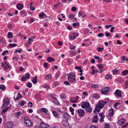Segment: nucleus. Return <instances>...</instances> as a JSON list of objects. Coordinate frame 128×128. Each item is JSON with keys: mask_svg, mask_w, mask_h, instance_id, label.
<instances>
[{"mask_svg": "<svg viewBox=\"0 0 128 128\" xmlns=\"http://www.w3.org/2000/svg\"><path fill=\"white\" fill-rule=\"evenodd\" d=\"M17 46V45L16 44H10L9 45V46L10 47H12V48H13Z\"/></svg>", "mask_w": 128, "mask_h": 128, "instance_id": "38", "label": "nucleus"}, {"mask_svg": "<svg viewBox=\"0 0 128 128\" xmlns=\"http://www.w3.org/2000/svg\"><path fill=\"white\" fill-rule=\"evenodd\" d=\"M78 96H76V99L75 100H73L72 99H70V101L72 103H75L77 102L78 101Z\"/></svg>", "mask_w": 128, "mask_h": 128, "instance_id": "13", "label": "nucleus"}, {"mask_svg": "<svg viewBox=\"0 0 128 128\" xmlns=\"http://www.w3.org/2000/svg\"><path fill=\"white\" fill-rule=\"evenodd\" d=\"M32 84L30 82H28V83L27 86L28 88H30L32 87Z\"/></svg>", "mask_w": 128, "mask_h": 128, "instance_id": "44", "label": "nucleus"}, {"mask_svg": "<svg viewBox=\"0 0 128 128\" xmlns=\"http://www.w3.org/2000/svg\"><path fill=\"white\" fill-rule=\"evenodd\" d=\"M12 34L11 32H10L8 33V38H12Z\"/></svg>", "mask_w": 128, "mask_h": 128, "instance_id": "29", "label": "nucleus"}, {"mask_svg": "<svg viewBox=\"0 0 128 128\" xmlns=\"http://www.w3.org/2000/svg\"><path fill=\"white\" fill-rule=\"evenodd\" d=\"M12 27V25L11 24H8V27L9 28L11 29Z\"/></svg>", "mask_w": 128, "mask_h": 128, "instance_id": "53", "label": "nucleus"}, {"mask_svg": "<svg viewBox=\"0 0 128 128\" xmlns=\"http://www.w3.org/2000/svg\"><path fill=\"white\" fill-rule=\"evenodd\" d=\"M79 25L80 24L78 22L76 23H74L72 24V25L74 28H75L76 26H79Z\"/></svg>", "mask_w": 128, "mask_h": 128, "instance_id": "37", "label": "nucleus"}, {"mask_svg": "<svg viewBox=\"0 0 128 128\" xmlns=\"http://www.w3.org/2000/svg\"><path fill=\"white\" fill-rule=\"evenodd\" d=\"M98 116H96L92 120V121L93 122L96 123L98 122Z\"/></svg>", "mask_w": 128, "mask_h": 128, "instance_id": "17", "label": "nucleus"}, {"mask_svg": "<svg viewBox=\"0 0 128 128\" xmlns=\"http://www.w3.org/2000/svg\"><path fill=\"white\" fill-rule=\"evenodd\" d=\"M51 78V75L50 74H48L46 76V79L47 80H50Z\"/></svg>", "mask_w": 128, "mask_h": 128, "instance_id": "23", "label": "nucleus"}, {"mask_svg": "<svg viewBox=\"0 0 128 128\" xmlns=\"http://www.w3.org/2000/svg\"><path fill=\"white\" fill-rule=\"evenodd\" d=\"M25 102V101L24 100L22 101L20 104V105L22 106H23L24 104V103Z\"/></svg>", "mask_w": 128, "mask_h": 128, "instance_id": "60", "label": "nucleus"}, {"mask_svg": "<svg viewBox=\"0 0 128 128\" xmlns=\"http://www.w3.org/2000/svg\"><path fill=\"white\" fill-rule=\"evenodd\" d=\"M43 124V122H41L40 123V126H41V127L42 128H45V127L46 126H44V125Z\"/></svg>", "mask_w": 128, "mask_h": 128, "instance_id": "49", "label": "nucleus"}, {"mask_svg": "<svg viewBox=\"0 0 128 128\" xmlns=\"http://www.w3.org/2000/svg\"><path fill=\"white\" fill-rule=\"evenodd\" d=\"M99 116L100 117V122L104 121V116L103 112H101L99 114Z\"/></svg>", "mask_w": 128, "mask_h": 128, "instance_id": "9", "label": "nucleus"}, {"mask_svg": "<svg viewBox=\"0 0 128 128\" xmlns=\"http://www.w3.org/2000/svg\"><path fill=\"white\" fill-rule=\"evenodd\" d=\"M85 110L88 112H91L92 110V108L90 107L87 108L86 109H85Z\"/></svg>", "mask_w": 128, "mask_h": 128, "instance_id": "35", "label": "nucleus"}, {"mask_svg": "<svg viewBox=\"0 0 128 128\" xmlns=\"http://www.w3.org/2000/svg\"><path fill=\"white\" fill-rule=\"evenodd\" d=\"M70 111L71 112H74V109L72 107H70Z\"/></svg>", "mask_w": 128, "mask_h": 128, "instance_id": "62", "label": "nucleus"}, {"mask_svg": "<svg viewBox=\"0 0 128 128\" xmlns=\"http://www.w3.org/2000/svg\"><path fill=\"white\" fill-rule=\"evenodd\" d=\"M43 12L42 14H39V16L40 17H43L45 15V14H44L43 12Z\"/></svg>", "mask_w": 128, "mask_h": 128, "instance_id": "52", "label": "nucleus"}, {"mask_svg": "<svg viewBox=\"0 0 128 128\" xmlns=\"http://www.w3.org/2000/svg\"><path fill=\"white\" fill-rule=\"evenodd\" d=\"M20 14L23 16H26L27 14L25 11L24 10H22L20 12Z\"/></svg>", "mask_w": 128, "mask_h": 128, "instance_id": "18", "label": "nucleus"}, {"mask_svg": "<svg viewBox=\"0 0 128 128\" xmlns=\"http://www.w3.org/2000/svg\"><path fill=\"white\" fill-rule=\"evenodd\" d=\"M8 50H5L3 51L2 53V56H4L6 55V53H8Z\"/></svg>", "mask_w": 128, "mask_h": 128, "instance_id": "41", "label": "nucleus"}, {"mask_svg": "<svg viewBox=\"0 0 128 128\" xmlns=\"http://www.w3.org/2000/svg\"><path fill=\"white\" fill-rule=\"evenodd\" d=\"M76 10V8L75 7H73L72 8V10L73 12L75 11Z\"/></svg>", "mask_w": 128, "mask_h": 128, "instance_id": "50", "label": "nucleus"}, {"mask_svg": "<svg viewBox=\"0 0 128 128\" xmlns=\"http://www.w3.org/2000/svg\"><path fill=\"white\" fill-rule=\"evenodd\" d=\"M28 106L30 107H32V103L31 102H29L28 103Z\"/></svg>", "mask_w": 128, "mask_h": 128, "instance_id": "54", "label": "nucleus"}, {"mask_svg": "<svg viewBox=\"0 0 128 128\" xmlns=\"http://www.w3.org/2000/svg\"><path fill=\"white\" fill-rule=\"evenodd\" d=\"M40 111V112H47L48 111L47 108H41Z\"/></svg>", "mask_w": 128, "mask_h": 128, "instance_id": "24", "label": "nucleus"}, {"mask_svg": "<svg viewBox=\"0 0 128 128\" xmlns=\"http://www.w3.org/2000/svg\"><path fill=\"white\" fill-rule=\"evenodd\" d=\"M30 78V74L28 73L26 74L25 76H23L21 78L22 80L23 81H25L26 79H28Z\"/></svg>", "mask_w": 128, "mask_h": 128, "instance_id": "7", "label": "nucleus"}, {"mask_svg": "<svg viewBox=\"0 0 128 128\" xmlns=\"http://www.w3.org/2000/svg\"><path fill=\"white\" fill-rule=\"evenodd\" d=\"M125 89H127L128 88V80H127L125 82Z\"/></svg>", "mask_w": 128, "mask_h": 128, "instance_id": "33", "label": "nucleus"}, {"mask_svg": "<svg viewBox=\"0 0 128 128\" xmlns=\"http://www.w3.org/2000/svg\"><path fill=\"white\" fill-rule=\"evenodd\" d=\"M70 48L71 50H74L76 48V47L73 45H71L70 46Z\"/></svg>", "mask_w": 128, "mask_h": 128, "instance_id": "45", "label": "nucleus"}, {"mask_svg": "<svg viewBox=\"0 0 128 128\" xmlns=\"http://www.w3.org/2000/svg\"><path fill=\"white\" fill-rule=\"evenodd\" d=\"M63 124L64 126L65 127H66V128H69V125L68 124V122H63Z\"/></svg>", "mask_w": 128, "mask_h": 128, "instance_id": "25", "label": "nucleus"}, {"mask_svg": "<svg viewBox=\"0 0 128 128\" xmlns=\"http://www.w3.org/2000/svg\"><path fill=\"white\" fill-rule=\"evenodd\" d=\"M115 94V95L118 97H120L121 96V92L119 90H116Z\"/></svg>", "mask_w": 128, "mask_h": 128, "instance_id": "8", "label": "nucleus"}, {"mask_svg": "<svg viewBox=\"0 0 128 128\" xmlns=\"http://www.w3.org/2000/svg\"><path fill=\"white\" fill-rule=\"evenodd\" d=\"M74 15L72 14H70L69 15V18L71 19H72L74 17Z\"/></svg>", "mask_w": 128, "mask_h": 128, "instance_id": "43", "label": "nucleus"}, {"mask_svg": "<svg viewBox=\"0 0 128 128\" xmlns=\"http://www.w3.org/2000/svg\"><path fill=\"white\" fill-rule=\"evenodd\" d=\"M104 49V48H97V50L99 52H101Z\"/></svg>", "mask_w": 128, "mask_h": 128, "instance_id": "39", "label": "nucleus"}, {"mask_svg": "<svg viewBox=\"0 0 128 128\" xmlns=\"http://www.w3.org/2000/svg\"><path fill=\"white\" fill-rule=\"evenodd\" d=\"M125 120L124 119L121 118L117 122V124L119 125H121L124 123Z\"/></svg>", "mask_w": 128, "mask_h": 128, "instance_id": "10", "label": "nucleus"}, {"mask_svg": "<svg viewBox=\"0 0 128 128\" xmlns=\"http://www.w3.org/2000/svg\"><path fill=\"white\" fill-rule=\"evenodd\" d=\"M112 76L110 74L106 75L105 76V78L106 79H110L112 78Z\"/></svg>", "mask_w": 128, "mask_h": 128, "instance_id": "28", "label": "nucleus"}, {"mask_svg": "<svg viewBox=\"0 0 128 128\" xmlns=\"http://www.w3.org/2000/svg\"><path fill=\"white\" fill-rule=\"evenodd\" d=\"M30 9L31 10H35V8L33 6H30Z\"/></svg>", "mask_w": 128, "mask_h": 128, "instance_id": "63", "label": "nucleus"}, {"mask_svg": "<svg viewBox=\"0 0 128 128\" xmlns=\"http://www.w3.org/2000/svg\"><path fill=\"white\" fill-rule=\"evenodd\" d=\"M76 76L74 73H71L68 74V81L70 83L74 82L76 80Z\"/></svg>", "mask_w": 128, "mask_h": 128, "instance_id": "2", "label": "nucleus"}, {"mask_svg": "<svg viewBox=\"0 0 128 128\" xmlns=\"http://www.w3.org/2000/svg\"><path fill=\"white\" fill-rule=\"evenodd\" d=\"M22 96L20 94V93L19 92H18V96L16 97V100H18L20 98H22Z\"/></svg>", "mask_w": 128, "mask_h": 128, "instance_id": "32", "label": "nucleus"}, {"mask_svg": "<svg viewBox=\"0 0 128 128\" xmlns=\"http://www.w3.org/2000/svg\"><path fill=\"white\" fill-rule=\"evenodd\" d=\"M103 108V106L102 105V106L98 103L96 106L93 112H99L100 111V110Z\"/></svg>", "mask_w": 128, "mask_h": 128, "instance_id": "3", "label": "nucleus"}, {"mask_svg": "<svg viewBox=\"0 0 128 128\" xmlns=\"http://www.w3.org/2000/svg\"><path fill=\"white\" fill-rule=\"evenodd\" d=\"M69 38L70 40H73L76 38V36H74V35H73V34L71 35L70 36Z\"/></svg>", "mask_w": 128, "mask_h": 128, "instance_id": "19", "label": "nucleus"}, {"mask_svg": "<svg viewBox=\"0 0 128 128\" xmlns=\"http://www.w3.org/2000/svg\"><path fill=\"white\" fill-rule=\"evenodd\" d=\"M121 74L122 75L124 76L128 74V70H126L122 71Z\"/></svg>", "mask_w": 128, "mask_h": 128, "instance_id": "20", "label": "nucleus"}, {"mask_svg": "<svg viewBox=\"0 0 128 128\" xmlns=\"http://www.w3.org/2000/svg\"><path fill=\"white\" fill-rule=\"evenodd\" d=\"M97 94H94L92 95V98H97Z\"/></svg>", "mask_w": 128, "mask_h": 128, "instance_id": "57", "label": "nucleus"}, {"mask_svg": "<svg viewBox=\"0 0 128 128\" xmlns=\"http://www.w3.org/2000/svg\"><path fill=\"white\" fill-rule=\"evenodd\" d=\"M6 87L4 85L2 84L0 86V89L2 90H4L6 89Z\"/></svg>", "mask_w": 128, "mask_h": 128, "instance_id": "31", "label": "nucleus"}, {"mask_svg": "<svg viewBox=\"0 0 128 128\" xmlns=\"http://www.w3.org/2000/svg\"><path fill=\"white\" fill-rule=\"evenodd\" d=\"M64 118L65 119H67L68 118V117H70L69 115L67 113H65L63 114Z\"/></svg>", "mask_w": 128, "mask_h": 128, "instance_id": "21", "label": "nucleus"}, {"mask_svg": "<svg viewBox=\"0 0 128 128\" xmlns=\"http://www.w3.org/2000/svg\"><path fill=\"white\" fill-rule=\"evenodd\" d=\"M13 126V123L12 122H8L6 123L5 127L6 128H12Z\"/></svg>", "mask_w": 128, "mask_h": 128, "instance_id": "4", "label": "nucleus"}, {"mask_svg": "<svg viewBox=\"0 0 128 128\" xmlns=\"http://www.w3.org/2000/svg\"><path fill=\"white\" fill-rule=\"evenodd\" d=\"M53 102L54 103L56 104H59V102H58V100H56V98L54 99Z\"/></svg>", "mask_w": 128, "mask_h": 128, "instance_id": "40", "label": "nucleus"}, {"mask_svg": "<svg viewBox=\"0 0 128 128\" xmlns=\"http://www.w3.org/2000/svg\"><path fill=\"white\" fill-rule=\"evenodd\" d=\"M89 106V103L87 102H84L82 104L81 106L82 108H86Z\"/></svg>", "mask_w": 128, "mask_h": 128, "instance_id": "5", "label": "nucleus"}, {"mask_svg": "<svg viewBox=\"0 0 128 128\" xmlns=\"http://www.w3.org/2000/svg\"><path fill=\"white\" fill-rule=\"evenodd\" d=\"M119 104V103L118 102H116L115 103L114 105V108H116L117 106H118Z\"/></svg>", "mask_w": 128, "mask_h": 128, "instance_id": "59", "label": "nucleus"}, {"mask_svg": "<svg viewBox=\"0 0 128 128\" xmlns=\"http://www.w3.org/2000/svg\"><path fill=\"white\" fill-rule=\"evenodd\" d=\"M17 8L18 10H20L22 9L23 8V5L20 4H18L17 5Z\"/></svg>", "mask_w": 128, "mask_h": 128, "instance_id": "15", "label": "nucleus"}, {"mask_svg": "<svg viewBox=\"0 0 128 128\" xmlns=\"http://www.w3.org/2000/svg\"><path fill=\"white\" fill-rule=\"evenodd\" d=\"M109 90V87H106L102 89V93L104 94L107 93Z\"/></svg>", "mask_w": 128, "mask_h": 128, "instance_id": "6", "label": "nucleus"}, {"mask_svg": "<svg viewBox=\"0 0 128 128\" xmlns=\"http://www.w3.org/2000/svg\"><path fill=\"white\" fill-rule=\"evenodd\" d=\"M54 116L56 118H59V116L57 112H52Z\"/></svg>", "mask_w": 128, "mask_h": 128, "instance_id": "30", "label": "nucleus"}, {"mask_svg": "<svg viewBox=\"0 0 128 128\" xmlns=\"http://www.w3.org/2000/svg\"><path fill=\"white\" fill-rule=\"evenodd\" d=\"M20 114V112H16L14 114L16 118H18Z\"/></svg>", "mask_w": 128, "mask_h": 128, "instance_id": "34", "label": "nucleus"}, {"mask_svg": "<svg viewBox=\"0 0 128 128\" xmlns=\"http://www.w3.org/2000/svg\"><path fill=\"white\" fill-rule=\"evenodd\" d=\"M106 36V37H108L109 36H110V34L109 33H108L106 32H105Z\"/></svg>", "mask_w": 128, "mask_h": 128, "instance_id": "58", "label": "nucleus"}, {"mask_svg": "<svg viewBox=\"0 0 128 128\" xmlns=\"http://www.w3.org/2000/svg\"><path fill=\"white\" fill-rule=\"evenodd\" d=\"M67 62L68 63V65H70L71 64H72V62L69 59H67Z\"/></svg>", "mask_w": 128, "mask_h": 128, "instance_id": "51", "label": "nucleus"}, {"mask_svg": "<svg viewBox=\"0 0 128 128\" xmlns=\"http://www.w3.org/2000/svg\"><path fill=\"white\" fill-rule=\"evenodd\" d=\"M37 77L36 76H34L33 78L32 82L34 84H36L37 83Z\"/></svg>", "mask_w": 128, "mask_h": 128, "instance_id": "16", "label": "nucleus"}, {"mask_svg": "<svg viewBox=\"0 0 128 128\" xmlns=\"http://www.w3.org/2000/svg\"><path fill=\"white\" fill-rule=\"evenodd\" d=\"M47 60L49 62H54L55 60V59L54 58L51 57H48Z\"/></svg>", "mask_w": 128, "mask_h": 128, "instance_id": "14", "label": "nucleus"}, {"mask_svg": "<svg viewBox=\"0 0 128 128\" xmlns=\"http://www.w3.org/2000/svg\"><path fill=\"white\" fill-rule=\"evenodd\" d=\"M91 87L92 88H98V86L97 84H93L91 86Z\"/></svg>", "mask_w": 128, "mask_h": 128, "instance_id": "36", "label": "nucleus"}, {"mask_svg": "<svg viewBox=\"0 0 128 128\" xmlns=\"http://www.w3.org/2000/svg\"><path fill=\"white\" fill-rule=\"evenodd\" d=\"M109 125L108 124H105V128H109Z\"/></svg>", "mask_w": 128, "mask_h": 128, "instance_id": "64", "label": "nucleus"}, {"mask_svg": "<svg viewBox=\"0 0 128 128\" xmlns=\"http://www.w3.org/2000/svg\"><path fill=\"white\" fill-rule=\"evenodd\" d=\"M104 36V34L102 33H100L98 35V36L99 37H101Z\"/></svg>", "mask_w": 128, "mask_h": 128, "instance_id": "56", "label": "nucleus"}, {"mask_svg": "<svg viewBox=\"0 0 128 128\" xmlns=\"http://www.w3.org/2000/svg\"><path fill=\"white\" fill-rule=\"evenodd\" d=\"M97 67L100 70H102L103 66L102 64H99L98 65Z\"/></svg>", "mask_w": 128, "mask_h": 128, "instance_id": "26", "label": "nucleus"}, {"mask_svg": "<svg viewBox=\"0 0 128 128\" xmlns=\"http://www.w3.org/2000/svg\"><path fill=\"white\" fill-rule=\"evenodd\" d=\"M48 63L45 62L44 63V67L45 68H46L48 67Z\"/></svg>", "mask_w": 128, "mask_h": 128, "instance_id": "61", "label": "nucleus"}, {"mask_svg": "<svg viewBox=\"0 0 128 128\" xmlns=\"http://www.w3.org/2000/svg\"><path fill=\"white\" fill-rule=\"evenodd\" d=\"M78 115L80 116H84L85 114V112H78Z\"/></svg>", "mask_w": 128, "mask_h": 128, "instance_id": "42", "label": "nucleus"}, {"mask_svg": "<svg viewBox=\"0 0 128 128\" xmlns=\"http://www.w3.org/2000/svg\"><path fill=\"white\" fill-rule=\"evenodd\" d=\"M78 33L75 32L73 34V35H74V36H76V38L78 36Z\"/></svg>", "mask_w": 128, "mask_h": 128, "instance_id": "48", "label": "nucleus"}, {"mask_svg": "<svg viewBox=\"0 0 128 128\" xmlns=\"http://www.w3.org/2000/svg\"><path fill=\"white\" fill-rule=\"evenodd\" d=\"M70 55L71 56H72L74 55H75V52L74 51H72L70 52Z\"/></svg>", "mask_w": 128, "mask_h": 128, "instance_id": "47", "label": "nucleus"}, {"mask_svg": "<svg viewBox=\"0 0 128 128\" xmlns=\"http://www.w3.org/2000/svg\"><path fill=\"white\" fill-rule=\"evenodd\" d=\"M9 101L8 100L5 98L3 100V103L2 107L4 108L2 110V112H6L7 111L8 108V107H7L5 108H4L6 107L8 104H9Z\"/></svg>", "mask_w": 128, "mask_h": 128, "instance_id": "1", "label": "nucleus"}, {"mask_svg": "<svg viewBox=\"0 0 128 128\" xmlns=\"http://www.w3.org/2000/svg\"><path fill=\"white\" fill-rule=\"evenodd\" d=\"M64 84L66 85H70V83L68 81H65L64 82Z\"/></svg>", "mask_w": 128, "mask_h": 128, "instance_id": "55", "label": "nucleus"}, {"mask_svg": "<svg viewBox=\"0 0 128 128\" xmlns=\"http://www.w3.org/2000/svg\"><path fill=\"white\" fill-rule=\"evenodd\" d=\"M4 63L6 66H4V70H5L9 68H10V66L6 61H4Z\"/></svg>", "mask_w": 128, "mask_h": 128, "instance_id": "11", "label": "nucleus"}, {"mask_svg": "<svg viewBox=\"0 0 128 128\" xmlns=\"http://www.w3.org/2000/svg\"><path fill=\"white\" fill-rule=\"evenodd\" d=\"M24 122L27 125L29 126H31L32 124V122L29 120L24 121Z\"/></svg>", "mask_w": 128, "mask_h": 128, "instance_id": "12", "label": "nucleus"}, {"mask_svg": "<svg viewBox=\"0 0 128 128\" xmlns=\"http://www.w3.org/2000/svg\"><path fill=\"white\" fill-rule=\"evenodd\" d=\"M107 102L106 101H100L99 102V104H100L102 106V105L103 106V107H104V105L106 104Z\"/></svg>", "mask_w": 128, "mask_h": 128, "instance_id": "22", "label": "nucleus"}, {"mask_svg": "<svg viewBox=\"0 0 128 128\" xmlns=\"http://www.w3.org/2000/svg\"><path fill=\"white\" fill-rule=\"evenodd\" d=\"M113 74L114 75L118 74V70L116 69H114L113 71Z\"/></svg>", "mask_w": 128, "mask_h": 128, "instance_id": "27", "label": "nucleus"}, {"mask_svg": "<svg viewBox=\"0 0 128 128\" xmlns=\"http://www.w3.org/2000/svg\"><path fill=\"white\" fill-rule=\"evenodd\" d=\"M84 12H79L78 13V17H80V16H82L84 14Z\"/></svg>", "mask_w": 128, "mask_h": 128, "instance_id": "46", "label": "nucleus"}]
</instances>
